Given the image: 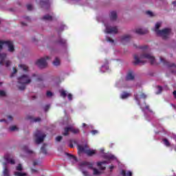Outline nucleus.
Returning <instances> with one entry per match:
<instances>
[{
  "label": "nucleus",
  "instance_id": "55",
  "mask_svg": "<svg viewBox=\"0 0 176 176\" xmlns=\"http://www.w3.org/2000/svg\"><path fill=\"white\" fill-rule=\"evenodd\" d=\"M126 176H133V173H131V171H128Z\"/></svg>",
  "mask_w": 176,
  "mask_h": 176
},
{
  "label": "nucleus",
  "instance_id": "27",
  "mask_svg": "<svg viewBox=\"0 0 176 176\" xmlns=\"http://www.w3.org/2000/svg\"><path fill=\"white\" fill-rule=\"evenodd\" d=\"M59 93L60 94V97H63V98H65V97H67V91L61 89L59 91Z\"/></svg>",
  "mask_w": 176,
  "mask_h": 176
},
{
  "label": "nucleus",
  "instance_id": "22",
  "mask_svg": "<svg viewBox=\"0 0 176 176\" xmlns=\"http://www.w3.org/2000/svg\"><path fill=\"white\" fill-rule=\"evenodd\" d=\"M23 151H25V152H26V153H29V155L34 153V151L32 150L28 149V146H23Z\"/></svg>",
  "mask_w": 176,
  "mask_h": 176
},
{
  "label": "nucleus",
  "instance_id": "64",
  "mask_svg": "<svg viewBox=\"0 0 176 176\" xmlns=\"http://www.w3.org/2000/svg\"><path fill=\"white\" fill-rule=\"evenodd\" d=\"M25 20H28V21H30L31 20L29 16L25 17Z\"/></svg>",
  "mask_w": 176,
  "mask_h": 176
},
{
  "label": "nucleus",
  "instance_id": "31",
  "mask_svg": "<svg viewBox=\"0 0 176 176\" xmlns=\"http://www.w3.org/2000/svg\"><path fill=\"white\" fill-rule=\"evenodd\" d=\"M57 42L59 45H65L67 43V41L63 38H59Z\"/></svg>",
  "mask_w": 176,
  "mask_h": 176
},
{
  "label": "nucleus",
  "instance_id": "40",
  "mask_svg": "<svg viewBox=\"0 0 176 176\" xmlns=\"http://www.w3.org/2000/svg\"><path fill=\"white\" fill-rule=\"evenodd\" d=\"M10 131H16V130H17V126H10Z\"/></svg>",
  "mask_w": 176,
  "mask_h": 176
},
{
  "label": "nucleus",
  "instance_id": "2",
  "mask_svg": "<svg viewBox=\"0 0 176 176\" xmlns=\"http://www.w3.org/2000/svg\"><path fill=\"white\" fill-rule=\"evenodd\" d=\"M3 47H8V52L10 53H13L14 52V45H13L12 41H1V50L3 49Z\"/></svg>",
  "mask_w": 176,
  "mask_h": 176
},
{
  "label": "nucleus",
  "instance_id": "42",
  "mask_svg": "<svg viewBox=\"0 0 176 176\" xmlns=\"http://www.w3.org/2000/svg\"><path fill=\"white\" fill-rule=\"evenodd\" d=\"M49 109H50V105L47 104L46 106H45V107H44L45 112H47V111H49Z\"/></svg>",
  "mask_w": 176,
  "mask_h": 176
},
{
  "label": "nucleus",
  "instance_id": "11",
  "mask_svg": "<svg viewBox=\"0 0 176 176\" xmlns=\"http://www.w3.org/2000/svg\"><path fill=\"white\" fill-rule=\"evenodd\" d=\"M4 160L7 162V163H10V164H16V161L10 158V154L7 153L3 157Z\"/></svg>",
  "mask_w": 176,
  "mask_h": 176
},
{
  "label": "nucleus",
  "instance_id": "41",
  "mask_svg": "<svg viewBox=\"0 0 176 176\" xmlns=\"http://www.w3.org/2000/svg\"><path fill=\"white\" fill-rule=\"evenodd\" d=\"M146 14H147V15L149 16L150 17H153V12H152L151 11H146Z\"/></svg>",
  "mask_w": 176,
  "mask_h": 176
},
{
  "label": "nucleus",
  "instance_id": "58",
  "mask_svg": "<svg viewBox=\"0 0 176 176\" xmlns=\"http://www.w3.org/2000/svg\"><path fill=\"white\" fill-rule=\"evenodd\" d=\"M8 119H9V120H13V117L12 116H8Z\"/></svg>",
  "mask_w": 176,
  "mask_h": 176
},
{
  "label": "nucleus",
  "instance_id": "38",
  "mask_svg": "<svg viewBox=\"0 0 176 176\" xmlns=\"http://www.w3.org/2000/svg\"><path fill=\"white\" fill-rule=\"evenodd\" d=\"M33 166H41V162L34 160L33 162Z\"/></svg>",
  "mask_w": 176,
  "mask_h": 176
},
{
  "label": "nucleus",
  "instance_id": "23",
  "mask_svg": "<svg viewBox=\"0 0 176 176\" xmlns=\"http://www.w3.org/2000/svg\"><path fill=\"white\" fill-rule=\"evenodd\" d=\"M43 20H45V21H52L53 20V16L47 14L43 17Z\"/></svg>",
  "mask_w": 176,
  "mask_h": 176
},
{
  "label": "nucleus",
  "instance_id": "49",
  "mask_svg": "<svg viewBox=\"0 0 176 176\" xmlns=\"http://www.w3.org/2000/svg\"><path fill=\"white\" fill-rule=\"evenodd\" d=\"M27 9L28 10H32V5L31 4L27 5Z\"/></svg>",
  "mask_w": 176,
  "mask_h": 176
},
{
  "label": "nucleus",
  "instance_id": "16",
  "mask_svg": "<svg viewBox=\"0 0 176 176\" xmlns=\"http://www.w3.org/2000/svg\"><path fill=\"white\" fill-rule=\"evenodd\" d=\"M116 19H118V14H116V12L115 11H112L110 13V20H111L112 21L116 20Z\"/></svg>",
  "mask_w": 176,
  "mask_h": 176
},
{
  "label": "nucleus",
  "instance_id": "63",
  "mask_svg": "<svg viewBox=\"0 0 176 176\" xmlns=\"http://www.w3.org/2000/svg\"><path fill=\"white\" fill-rule=\"evenodd\" d=\"M114 168H115V166H113V165H111L109 166V168H110L111 171H112V169Z\"/></svg>",
  "mask_w": 176,
  "mask_h": 176
},
{
  "label": "nucleus",
  "instance_id": "18",
  "mask_svg": "<svg viewBox=\"0 0 176 176\" xmlns=\"http://www.w3.org/2000/svg\"><path fill=\"white\" fill-rule=\"evenodd\" d=\"M40 5L42 8L44 6H49V0H41L40 1Z\"/></svg>",
  "mask_w": 176,
  "mask_h": 176
},
{
  "label": "nucleus",
  "instance_id": "39",
  "mask_svg": "<svg viewBox=\"0 0 176 176\" xmlns=\"http://www.w3.org/2000/svg\"><path fill=\"white\" fill-rule=\"evenodd\" d=\"M13 73L10 76L11 78L14 76V74H17V69H16V67H13Z\"/></svg>",
  "mask_w": 176,
  "mask_h": 176
},
{
  "label": "nucleus",
  "instance_id": "19",
  "mask_svg": "<svg viewBox=\"0 0 176 176\" xmlns=\"http://www.w3.org/2000/svg\"><path fill=\"white\" fill-rule=\"evenodd\" d=\"M85 153L87 155V156H93V155H96V151L88 148Z\"/></svg>",
  "mask_w": 176,
  "mask_h": 176
},
{
  "label": "nucleus",
  "instance_id": "45",
  "mask_svg": "<svg viewBox=\"0 0 176 176\" xmlns=\"http://www.w3.org/2000/svg\"><path fill=\"white\" fill-rule=\"evenodd\" d=\"M82 174L84 176H90L87 170H82Z\"/></svg>",
  "mask_w": 176,
  "mask_h": 176
},
{
  "label": "nucleus",
  "instance_id": "48",
  "mask_svg": "<svg viewBox=\"0 0 176 176\" xmlns=\"http://www.w3.org/2000/svg\"><path fill=\"white\" fill-rule=\"evenodd\" d=\"M6 92L5 91L1 90V97H6Z\"/></svg>",
  "mask_w": 176,
  "mask_h": 176
},
{
  "label": "nucleus",
  "instance_id": "6",
  "mask_svg": "<svg viewBox=\"0 0 176 176\" xmlns=\"http://www.w3.org/2000/svg\"><path fill=\"white\" fill-rule=\"evenodd\" d=\"M8 55L6 53L1 54V65H6V67H9L12 63L10 60H6V57Z\"/></svg>",
  "mask_w": 176,
  "mask_h": 176
},
{
  "label": "nucleus",
  "instance_id": "43",
  "mask_svg": "<svg viewBox=\"0 0 176 176\" xmlns=\"http://www.w3.org/2000/svg\"><path fill=\"white\" fill-rule=\"evenodd\" d=\"M46 96H47V97H52L53 93H52V91H47Z\"/></svg>",
  "mask_w": 176,
  "mask_h": 176
},
{
  "label": "nucleus",
  "instance_id": "37",
  "mask_svg": "<svg viewBox=\"0 0 176 176\" xmlns=\"http://www.w3.org/2000/svg\"><path fill=\"white\" fill-rule=\"evenodd\" d=\"M158 91L156 92V94H160L163 91V88L160 86H157Z\"/></svg>",
  "mask_w": 176,
  "mask_h": 176
},
{
  "label": "nucleus",
  "instance_id": "62",
  "mask_svg": "<svg viewBox=\"0 0 176 176\" xmlns=\"http://www.w3.org/2000/svg\"><path fill=\"white\" fill-rule=\"evenodd\" d=\"M173 94L174 96V98L176 99V91L175 90L173 92Z\"/></svg>",
  "mask_w": 176,
  "mask_h": 176
},
{
  "label": "nucleus",
  "instance_id": "51",
  "mask_svg": "<svg viewBox=\"0 0 176 176\" xmlns=\"http://www.w3.org/2000/svg\"><path fill=\"white\" fill-rule=\"evenodd\" d=\"M38 82H42L43 80V77L42 76H39L37 78V80H36Z\"/></svg>",
  "mask_w": 176,
  "mask_h": 176
},
{
  "label": "nucleus",
  "instance_id": "10",
  "mask_svg": "<svg viewBox=\"0 0 176 176\" xmlns=\"http://www.w3.org/2000/svg\"><path fill=\"white\" fill-rule=\"evenodd\" d=\"M88 149H89V146H87V145H85V146L78 145V151L79 155H80V153H86Z\"/></svg>",
  "mask_w": 176,
  "mask_h": 176
},
{
  "label": "nucleus",
  "instance_id": "21",
  "mask_svg": "<svg viewBox=\"0 0 176 176\" xmlns=\"http://www.w3.org/2000/svg\"><path fill=\"white\" fill-rule=\"evenodd\" d=\"M126 80H134V75H133V73L130 72L126 75Z\"/></svg>",
  "mask_w": 176,
  "mask_h": 176
},
{
  "label": "nucleus",
  "instance_id": "57",
  "mask_svg": "<svg viewBox=\"0 0 176 176\" xmlns=\"http://www.w3.org/2000/svg\"><path fill=\"white\" fill-rule=\"evenodd\" d=\"M65 27V25H62L60 26V32H61L62 31H64Z\"/></svg>",
  "mask_w": 176,
  "mask_h": 176
},
{
  "label": "nucleus",
  "instance_id": "47",
  "mask_svg": "<svg viewBox=\"0 0 176 176\" xmlns=\"http://www.w3.org/2000/svg\"><path fill=\"white\" fill-rule=\"evenodd\" d=\"M107 42H111V43H113L115 42L113 39L111 38V37H107Z\"/></svg>",
  "mask_w": 176,
  "mask_h": 176
},
{
  "label": "nucleus",
  "instance_id": "9",
  "mask_svg": "<svg viewBox=\"0 0 176 176\" xmlns=\"http://www.w3.org/2000/svg\"><path fill=\"white\" fill-rule=\"evenodd\" d=\"M80 167H83L85 166H87V168H89V170H93L94 168V163L93 162H89L87 161L82 162L80 164Z\"/></svg>",
  "mask_w": 176,
  "mask_h": 176
},
{
  "label": "nucleus",
  "instance_id": "29",
  "mask_svg": "<svg viewBox=\"0 0 176 176\" xmlns=\"http://www.w3.org/2000/svg\"><path fill=\"white\" fill-rule=\"evenodd\" d=\"M53 65L56 67H58V65H60V59L56 57L54 61L53 62Z\"/></svg>",
  "mask_w": 176,
  "mask_h": 176
},
{
  "label": "nucleus",
  "instance_id": "25",
  "mask_svg": "<svg viewBox=\"0 0 176 176\" xmlns=\"http://www.w3.org/2000/svg\"><path fill=\"white\" fill-rule=\"evenodd\" d=\"M19 67L21 69L23 70L24 72H28V66L26 65H19Z\"/></svg>",
  "mask_w": 176,
  "mask_h": 176
},
{
  "label": "nucleus",
  "instance_id": "28",
  "mask_svg": "<svg viewBox=\"0 0 176 176\" xmlns=\"http://www.w3.org/2000/svg\"><path fill=\"white\" fill-rule=\"evenodd\" d=\"M14 175H15V176H27V173L16 171L14 173Z\"/></svg>",
  "mask_w": 176,
  "mask_h": 176
},
{
  "label": "nucleus",
  "instance_id": "44",
  "mask_svg": "<svg viewBox=\"0 0 176 176\" xmlns=\"http://www.w3.org/2000/svg\"><path fill=\"white\" fill-rule=\"evenodd\" d=\"M61 140H63V136H57L56 138V141H57V142H60V141H61Z\"/></svg>",
  "mask_w": 176,
  "mask_h": 176
},
{
  "label": "nucleus",
  "instance_id": "15",
  "mask_svg": "<svg viewBox=\"0 0 176 176\" xmlns=\"http://www.w3.org/2000/svg\"><path fill=\"white\" fill-rule=\"evenodd\" d=\"M136 34H138V35H145V34H148V29H141L138 28L135 30Z\"/></svg>",
  "mask_w": 176,
  "mask_h": 176
},
{
  "label": "nucleus",
  "instance_id": "56",
  "mask_svg": "<svg viewBox=\"0 0 176 176\" xmlns=\"http://www.w3.org/2000/svg\"><path fill=\"white\" fill-rule=\"evenodd\" d=\"M34 122H41V118H34Z\"/></svg>",
  "mask_w": 176,
  "mask_h": 176
},
{
  "label": "nucleus",
  "instance_id": "60",
  "mask_svg": "<svg viewBox=\"0 0 176 176\" xmlns=\"http://www.w3.org/2000/svg\"><path fill=\"white\" fill-rule=\"evenodd\" d=\"M32 76L33 78H38V75H36V74H33L32 75Z\"/></svg>",
  "mask_w": 176,
  "mask_h": 176
},
{
  "label": "nucleus",
  "instance_id": "34",
  "mask_svg": "<svg viewBox=\"0 0 176 176\" xmlns=\"http://www.w3.org/2000/svg\"><path fill=\"white\" fill-rule=\"evenodd\" d=\"M16 171H23V165H21V164H19L16 167Z\"/></svg>",
  "mask_w": 176,
  "mask_h": 176
},
{
  "label": "nucleus",
  "instance_id": "20",
  "mask_svg": "<svg viewBox=\"0 0 176 176\" xmlns=\"http://www.w3.org/2000/svg\"><path fill=\"white\" fill-rule=\"evenodd\" d=\"M70 131L73 134H79V133H80V130H79V129H75L72 126H70Z\"/></svg>",
  "mask_w": 176,
  "mask_h": 176
},
{
  "label": "nucleus",
  "instance_id": "33",
  "mask_svg": "<svg viewBox=\"0 0 176 176\" xmlns=\"http://www.w3.org/2000/svg\"><path fill=\"white\" fill-rule=\"evenodd\" d=\"M41 153L44 155H46L47 153V151H46V147L45 146V144L41 148Z\"/></svg>",
  "mask_w": 176,
  "mask_h": 176
},
{
  "label": "nucleus",
  "instance_id": "59",
  "mask_svg": "<svg viewBox=\"0 0 176 176\" xmlns=\"http://www.w3.org/2000/svg\"><path fill=\"white\" fill-rule=\"evenodd\" d=\"M31 171L32 173H38V170L34 168H32Z\"/></svg>",
  "mask_w": 176,
  "mask_h": 176
},
{
  "label": "nucleus",
  "instance_id": "24",
  "mask_svg": "<svg viewBox=\"0 0 176 176\" xmlns=\"http://www.w3.org/2000/svg\"><path fill=\"white\" fill-rule=\"evenodd\" d=\"M64 133H63V135L67 136L69 135V131H71V126L70 127H65L64 129Z\"/></svg>",
  "mask_w": 176,
  "mask_h": 176
},
{
  "label": "nucleus",
  "instance_id": "3",
  "mask_svg": "<svg viewBox=\"0 0 176 176\" xmlns=\"http://www.w3.org/2000/svg\"><path fill=\"white\" fill-rule=\"evenodd\" d=\"M34 135L36 138V144H41V142H43L45 138L46 137V135L42 134V132L38 130L34 132Z\"/></svg>",
  "mask_w": 176,
  "mask_h": 176
},
{
  "label": "nucleus",
  "instance_id": "7",
  "mask_svg": "<svg viewBox=\"0 0 176 176\" xmlns=\"http://www.w3.org/2000/svg\"><path fill=\"white\" fill-rule=\"evenodd\" d=\"M119 32V30L118 29V26H107L106 27V34H116Z\"/></svg>",
  "mask_w": 176,
  "mask_h": 176
},
{
  "label": "nucleus",
  "instance_id": "61",
  "mask_svg": "<svg viewBox=\"0 0 176 176\" xmlns=\"http://www.w3.org/2000/svg\"><path fill=\"white\" fill-rule=\"evenodd\" d=\"M21 24L23 27L27 25V23H24V22H21Z\"/></svg>",
  "mask_w": 176,
  "mask_h": 176
},
{
  "label": "nucleus",
  "instance_id": "32",
  "mask_svg": "<svg viewBox=\"0 0 176 176\" xmlns=\"http://www.w3.org/2000/svg\"><path fill=\"white\" fill-rule=\"evenodd\" d=\"M162 141L166 146H170L171 145L168 140L166 138L163 139Z\"/></svg>",
  "mask_w": 176,
  "mask_h": 176
},
{
  "label": "nucleus",
  "instance_id": "46",
  "mask_svg": "<svg viewBox=\"0 0 176 176\" xmlns=\"http://www.w3.org/2000/svg\"><path fill=\"white\" fill-rule=\"evenodd\" d=\"M92 135H96V134H98V131L97 130H92L91 131Z\"/></svg>",
  "mask_w": 176,
  "mask_h": 176
},
{
  "label": "nucleus",
  "instance_id": "17",
  "mask_svg": "<svg viewBox=\"0 0 176 176\" xmlns=\"http://www.w3.org/2000/svg\"><path fill=\"white\" fill-rule=\"evenodd\" d=\"M130 96H131V94H130V93L124 91L120 95V98H122V100H126V98H129V97H130Z\"/></svg>",
  "mask_w": 176,
  "mask_h": 176
},
{
  "label": "nucleus",
  "instance_id": "52",
  "mask_svg": "<svg viewBox=\"0 0 176 176\" xmlns=\"http://www.w3.org/2000/svg\"><path fill=\"white\" fill-rule=\"evenodd\" d=\"M135 100L136 101H140V98H138V94H134Z\"/></svg>",
  "mask_w": 176,
  "mask_h": 176
},
{
  "label": "nucleus",
  "instance_id": "1",
  "mask_svg": "<svg viewBox=\"0 0 176 176\" xmlns=\"http://www.w3.org/2000/svg\"><path fill=\"white\" fill-rule=\"evenodd\" d=\"M18 88L19 90H25V87H27V85H30L31 83L32 80L31 78H30V76L27 74H23L20 77L18 78Z\"/></svg>",
  "mask_w": 176,
  "mask_h": 176
},
{
  "label": "nucleus",
  "instance_id": "13",
  "mask_svg": "<svg viewBox=\"0 0 176 176\" xmlns=\"http://www.w3.org/2000/svg\"><path fill=\"white\" fill-rule=\"evenodd\" d=\"M131 39V36L129 35V34H125L122 36H121V42L124 44V43H127V42H130Z\"/></svg>",
  "mask_w": 176,
  "mask_h": 176
},
{
  "label": "nucleus",
  "instance_id": "50",
  "mask_svg": "<svg viewBox=\"0 0 176 176\" xmlns=\"http://www.w3.org/2000/svg\"><path fill=\"white\" fill-rule=\"evenodd\" d=\"M67 98H68V100H69V101H72V94H69L67 95Z\"/></svg>",
  "mask_w": 176,
  "mask_h": 176
},
{
  "label": "nucleus",
  "instance_id": "36",
  "mask_svg": "<svg viewBox=\"0 0 176 176\" xmlns=\"http://www.w3.org/2000/svg\"><path fill=\"white\" fill-rule=\"evenodd\" d=\"M67 155L70 159H73V160H74L75 162H78V158H76V157H75L74 155L69 153H67Z\"/></svg>",
  "mask_w": 176,
  "mask_h": 176
},
{
  "label": "nucleus",
  "instance_id": "4",
  "mask_svg": "<svg viewBox=\"0 0 176 176\" xmlns=\"http://www.w3.org/2000/svg\"><path fill=\"white\" fill-rule=\"evenodd\" d=\"M170 32H171V29L165 28L162 30H158L157 35L162 36V39H167L168 38V35H170Z\"/></svg>",
  "mask_w": 176,
  "mask_h": 176
},
{
  "label": "nucleus",
  "instance_id": "5",
  "mask_svg": "<svg viewBox=\"0 0 176 176\" xmlns=\"http://www.w3.org/2000/svg\"><path fill=\"white\" fill-rule=\"evenodd\" d=\"M46 60H50V57L46 56L45 58H41L36 62V64L40 68H46V67H47V62H46Z\"/></svg>",
  "mask_w": 176,
  "mask_h": 176
},
{
  "label": "nucleus",
  "instance_id": "30",
  "mask_svg": "<svg viewBox=\"0 0 176 176\" xmlns=\"http://www.w3.org/2000/svg\"><path fill=\"white\" fill-rule=\"evenodd\" d=\"M92 170L94 171V175H101V172L98 169L94 168Z\"/></svg>",
  "mask_w": 176,
  "mask_h": 176
},
{
  "label": "nucleus",
  "instance_id": "14",
  "mask_svg": "<svg viewBox=\"0 0 176 176\" xmlns=\"http://www.w3.org/2000/svg\"><path fill=\"white\" fill-rule=\"evenodd\" d=\"M3 166H5L3 170V176H10V170H9L8 166H6V163L3 162Z\"/></svg>",
  "mask_w": 176,
  "mask_h": 176
},
{
  "label": "nucleus",
  "instance_id": "26",
  "mask_svg": "<svg viewBox=\"0 0 176 176\" xmlns=\"http://www.w3.org/2000/svg\"><path fill=\"white\" fill-rule=\"evenodd\" d=\"M105 163H107V162L105 161L102 162H98V167H99L100 170H105L106 167L102 166V164H105Z\"/></svg>",
  "mask_w": 176,
  "mask_h": 176
},
{
  "label": "nucleus",
  "instance_id": "8",
  "mask_svg": "<svg viewBox=\"0 0 176 176\" xmlns=\"http://www.w3.org/2000/svg\"><path fill=\"white\" fill-rule=\"evenodd\" d=\"M140 58H146L147 60H149L151 65L155 64V57L150 54H143L140 55Z\"/></svg>",
  "mask_w": 176,
  "mask_h": 176
},
{
  "label": "nucleus",
  "instance_id": "53",
  "mask_svg": "<svg viewBox=\"0 0 176 176\" xmlns=\"http://www.w3.org/2000/svg\"><path fill=\"white\" fill-rule=\"evenodd\" d=\"M140 97L141 98H144V99L146 98V96L145 95V94H141Z\"/></svg>",
  "mask_w": 176,
  "mask_h": 176
},
{
  "label": "nucleus",
  "instance_id": "54",
  "mask_svg": "<svg viewBox=\"0 0 176 176\" xmlns=\"http://www.w3.org/2000/svg\"><path fill=\"white\" fill-rule=\"evenodd\" d=\"M121 174L122 175V176H126V170H122V172H121Z\"/></svg>",
  "mask_w": 176,
  "mask_h": 176
},
{
  "label": "nucleus",
  "instance_id": "35",
  "mask_svg": "<svg viewBox=\"0 0 176 176\" xmlns=\"http://www.w3.org/2000/svg\"><path fill=\"white\" fill-rule=\"evenodd\" d=\"M160 25H161L160 23H157L155 24V32H156V34H157V31H160V30H159V28H160Z\"/></svg>",
  "mask_w": 176,
  "mask_h": 176
},
{
  "label": "nucleus",
  "instance_id": "12",
  "mask_svg": "<svg viewBox=\"0 0 176 176\" xmlns=\"http://www.w3.org/2000/svg\"><path fill=\"white\" fill-rule=\"evenodd\" d=\"M134 60L133 62L134 65H138V64H140L141 65H144V64H146V61L145 60H141L140 58H138V56L134 55Z\"/></svg>",
  "mask_w": 176,
  "mask_h": 176
}]
</instances>
